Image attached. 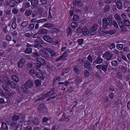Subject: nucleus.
Returning <instances> with one entry per match:
<instances>
[{
    "mask_svg": "<svg viewBox=\"0 0 130 130\" xmlns=\"http://www.w3.org/2000/svg\"><path fill=\"white\" fill-rule=\"evenodd\" d=\"M101 70L104 73L106 72L107 70V68L108 66L107 64H102Z\"/></svg>",
    "mask_w": 130,
    "mask_h": 130,
    "instance_id": "27",
    "label": "nucleus"
},
{
    "mask_svg": "<svg viewBox=\"0 0 130 130\" xmlns=\"http://www.w3.org/2000/svg\"><path fill=\"white\" fill-rule=\"evenodd\" d=\"M36 75L37 77L42 80H43L44 78V75L40 72L37 73Z\"/></svg>",
    "mask_w": 130,
    "mask_h": 130,
    "instance_id": "28",
    "label": "nucleus"
},
{
    "mask_svg": "<svg viewBox=\"0 0 130 130\" xmlns=\"http://www.w3.org/2000/svg\"><path fill=\"white\" fill-rule=\"evenodd\" d=\"M98 26L96 24H94L91 28L90 29V33L91 34L92 31H96L98 28Z\"/></svg>",
    "mask_w": 130,
    "mask_h": 130,
    "instance_id": "25",
    "label": "nucleus"
},
{
    "mask_svg": "<svg viewBox=\"0 0 130 130\" xmlns=\"http://www.w3.org/2000/svg\"><path fill=\"white\" fill-rule=\"evenodd\" d=\"M113 55L112 54L107 52L104 54L102 56L107 61L110 60L112 58Z\"/></svg>",
    "mask_w": 130,
    "mask_h": 130,
    "instance_id": "5",
    "label": "nucleus"
},
{
    "mask_svg": "<svg viewBox=\"0 0 130 130\" xmlns=\"http://www.w3.org/2000/svg\"><path fill=\"white\" fill-rule=\"evenodd\" d=\"M40 54L41 56L45 58H48L49 56V55L47 53L44 51H41Z\"/></svg>",
    "mask_w": 130,
    "mask_h": 130,
    "instance_id": "19",
    "label": "nucleus"
},
{
    "mask_svg": "<svg viewBox=\"0 0 130 130\" xmlns=\"http://www.w3.org/2000/svg\"><path fill=\"white\" fill-rule=\"evenodd\" d=\"M54 12L52 10H51V8L50 7L49 8L48 17L49 19H52L53 18L52 16H53Z\"/></svg>",
    "mask_w": 130,
    "mask_h": 130,
    "instance_id": "26",
    "label": "nucleus"
},
{
    "mask_svg": "<svg viewBox=\"0 0 130 130\" xmlns=\"http://www.w3.org/2000/svg\"><path fill=\"white\" fill-rule=\"evenodd\" d=\"M110 9L109 5H106L103 8V10L104 12H106L109 10Z\"/></svg>",
    "mask_w": 130,
    "mask_h": 130,
    "instance_id": "36",
    "label": "nucleus"
},
{
    "mask_svg": "<svg viewBox=\"0 0 130 130\" xmlns=\"http://www.w3.org/2000/svg\"><path fill=\"white\" fill-rule=\"evenodd\" d=\"M28 88L26 87H25L24 85L21 88V90L24 93L26 94L28 92Z\"/></svg>",
    "mask_w": 130,
    "mask_h": 130,
    "instance_id": "23",
    "label": "nucleus"
},
{
    "mask_svg": "<svg viewBox=\"0 0 130 130\" xmlns=\"http://www.w3.org/2000/svg\"><path fill=\"white\" fill-rule=\"evenodd\" d=\"M55 94L54 93V91L53 90H51L50 91L46 93L43 94L42 96L40 95L39 96V97L35 101H37L39 100H42L45 98H47L49 97H51L52 96L55 95Z\"/></svg>",
    "mask_w": 130,
    "mask_h": 130,
    "instance_id": "3",
    "label": "nucleus"
},
{
    "mask_svg": "<svg viewBox=\"0 0 130 130\" xmlns=\"http://www.w3.org/2000/svg\"><path fill=\"white\" fill-rule=\"evenodd\" d=\"M66 57V56H63V55H62L59 57L57 58L55 60L56 61H58L61 60H63Z\"/></svg>",
    "mask_w": 130,
    "mask_h": 130,
    "instance_id": "43",
    "label": "nucleus"
},
{
    "mask_svg": "<svg viewBox=\"0 0 130 130\" xmlns=\"http://www.w3.org/2000/svg\"><path fill=\"white\" fill-rule=\"evenodd\" d=\"M119 25L121 28V30L124 32H126L127 30V29L123 25L122 21H119L118 22Z\"/></svg>",
    "mask_w": 130,
    "mask_h": 130,
    "instance_id": "9",
    "label": "nucleus"
},
{
    "mask_svg": "<svg viewBox=\"0 0 130 130\" xmlns=\"http://www.w3.org/2000/svg\"><path fill=\"white\" fill-rule=\"evenodd\" d=\"M116 5L117 8L119 10L121 9L122 7V3L120 1H117L116 2Z\"/></svg>",
    "mask_w": 130,
    "mask_h": 130,
    "instance_id": "29",
    "label": "nucleus"
},
{
    "mask_svg": "<svg viewBox=\"0 0 130 130\" xmlns=\"http://www.w3.org/2000/svg\"><path fill=\"white\" fill-rule=\"evenodd\" d=\"M114 17L115 19L117 21V22L122 21L120 15L118 14H116L115 15Z\"/></svg>",
    "mask_w": 130,
    "mask_h": 130,
    "instance_id": "34",
    "label": "nucleus"
},
{
    "mask_svg": "<svg viewBox=\"0 0 130 130\" xmlns=\"http://www.w3.org/2000/svg\"><path fill=\"white\" fill-rule=\"evenodd\" d=\"M8 128L7 124L4 122H2L1 123V128L0 130H6Z\"/></svg>",
    "mask_w": 130,
    "mask_h": 130,
    "instance_id": "21",
    "label": "nucleus"
},
{
    "mask_svg": "<svg viewBox=\"0 0 130 130\" xmlns=\"http://www.w3.org/2000/svg\"><path fill=\"white\" fill-rule=\"evenodd\" d=\"M79 19V17L77 15H74L73 18V20L74 21H78Z\"/></svg>",
    "mask_w": 130,
    "mask_h": 130,
    "instance_id": "50",
    "label": "nucleus"
},
{
    "mask_svg": "<svg viewBox=\"0 0 130 130\" xmlns=\"http://www.w3.org/2000/svg\"><path fill=\"white\" fill-rule=\"evenodd\" d=\"M82 80V78L80 77H77L74 81V83L76 85H78L81 83Z\"/></svg>",
    "mask_w": 130,
    "mask_h": 130,
    "instance_id": "22",
    "label": "nucleus"
},
{
    "mask_svg": "<svg viewBox=\"0 0 130 130\" xmlns=\"http://www.w3.org/2000/svg\"><path fill=\"white\" fill-rule=\"evenodd\" d=\"M28 22L27 21H25L21 23V25L22 27H25L28 24Z\"/></svg>",
    "mask_w": 130,
    "mask_h": 130,
    "instance_id": "60",
    "label": "nucleus"
},
{
    "mask_svg": "<svg viewBox=\"0 0 130 130\" xmlns=\"http://www.w3.org/2000/svg\"><path fill=\"white\" fill-rule=\"evenodd\" d=\"M2 87L3 88V89L6 91H8V85H6H6L3 84Z\"/></svg>",
    "mask_w": 130,
    "mask_h": 130,
    "instance_id": "61",
    "label": "nucleus"
},
{
    "mask_svg": "<svg viewBox=\"0 0 130 130\" xmlns=\"http://www.w3.org/2000/svg\"><path fill=\"white\" fill-rule=\"evenodd\" d=\"M42 27H43L47 28H49L52 27H53V25L51 23H47L43 25Z\"/></svg>",
    "mask_w": 130,
    "mask_h": 130,
    "instance_id": "32",
    "label": "nucleus"
},
{
    "mask_svg": "<svg viewBox=\"0 0 130 130\" xmlns=\"http://www.w3.org/2000/svg\"><path fill=\"white\" fill-rule=\"evenodd\" d=\"M18 10L16 7H14L12 10V12L14 14H16L18 13Z\"/></svg>",
    "mask_w": 130,
    "mask_h": 130,
    "instance_id": "49",
    "label": "nucleus"
},
{
    "mask_svg": "<svg viewBox=\"0 0 130 130\" xmlns=\"http://www.w3.org/2000/svg\"><path fill=\"white\" fill-rule=\"evenodd\" d=\"M30 121L35 125H38L39 124V120L35 118H31Z\"/></svg>",
    "mask_w": 130,
    "mask_h": 130,
    "instance_id": "14",
    "label": "nucleus"
},
{
    "mask_svg": "<svg viewBox=\"0 0 130 130\" xmlns=\"http://www.w3.org/2000/svg\"><path fill=\"white\" fill-rule=\"evenodd\" d=\"M31 5L33 6H35L38 3L37 0H31L30 1Z\"/></svg>",
    "mask_w": 130,
    "mask_h": 130,
    "instance_id": "48",
    "label": "nucleus"
},
{
    "mask_svg": "<svg viewBox=\"0 0 130 130\" xmlns=\"http://www.w3.org/2000/svg\"><path fill=\"white\" fill-rule=\"evenodd\" d=\"M25 87H26L28 88H31L33 85L32 82L31 81L28 80L24 84Z\"/></svg>",
    "mask_w": 130,
    "mask_h": 130,
    "instance_id": "12",
    "label": "nucleus"
},
{
    "mask_svg": "<svg viewBox=\"0 0 130 130\" xmlns=\"http://www.w3.org/2000/svg\"><path fill=\"white\" fill-rule=\"evenodd\" d=\"M124 22V25L126 26H130V22L127 19L123 21Z\"/></svg>",
    "mask_w": 130,
    "mask_h": 130,
    "instance_id": "56",
    "label": "nucleus"
},
{
    "mask_svg": "<svg viewBox=\"0 0 130 130\" xmlns=\"http://www.w3.org/2000/svg\"><path fill=\"white\" fill-rule=\"evenodd\" d=\"M3 82L6 84V85L9 86L12 88H19L18 86H17L16 84L12 81L10 80L7 77L4 78L3 80Z\"/></svg>",
    "mask_w": 130,
    "mask_h": 130,
    "instance_id": "2",
    "label": "nucleus"
},
{
    "mask_svg": "<svg viewBox=\"0 0 130 130\" xmlns=\"http://www.w3.org/2000/svg\"><path fill=\"white\" fill-rule=\"evenodd\" d=\"M72 31L71 30V28L69 27L67 29V33L68 35H71V33Z\"/></svg>",
    "mask_w": 130,
    "mask_h": 130,
    "instance_id": "53",
    "label": "nucleus"
},
{
    "mask_svg": "<svg viewBox=\"0 0 130 130\" xmlns=\"http://www.w3.org/2000/svg\"><path fill=\"white\" fill-rule=\"evenodd\" d=\"M87 60H88L89 62H90V63H92L93 61V59L92 58L90 54L87 57Z\"/></svg>",
    "mask_w": 130,
    "mask_h": 130,
    "instance_id": "57",
    "label": "nucleus"
},
{
    "mask_svg": "<svg viewBox=\"0 0 130 130\" xmlns=\"http://www.w3.org/2000/svg\"><path fill=\"white\" fill-rule=\"evenodd\" d=\"M12 79L16 83L19 81V79L18 77L15 75H12L11 76Z\"/></svg>",
    "mask_w": 130,
    "mask_h": 130,
    "instance_id": "35",
    "label": "nucleus"
},
{
    "mask_svg": "<svg viewBox=\"0 0 130 130\" xmlns=\"http://www.w3.org/2000/svg\"><path fill=\"white\" fill-rule=\"evenodd\" d=\"M116 76L119 79H121L122 77V75L121 73L118 72L116 74Z\"/></svg>",
    "mask_w": 130,
    "mask_h": 130,
    "instance_id": "41",
    "label": "nucleus"
},
{
    "mask_svg": "<svg viewBox=\"0 0 130 130\" xmlns=\"http://www.w3.org/2000/svg\"><path fill=\"white\" fill-rule=\"evenodd\" d=\"M59 31V29L57 28H53L51 29V31L53 33L57 34L58 32Z\"/></svg>",
    "mask_w": 130,
    "mask_h": 130,
    "instance_id": "44",
    "label": "nucleus"
},
{
    "mask_svg": "<svg viewBox=\"0 0 130 130\" xmlns=\"http://www.w3.org/2000/svg\"><path fill=\"white\" fill-rule=\"evenodd\" d=\"M32 56L33 57L36 58L37 57H39L40 55L38 53L36 52H34L32 53Z\"/></svg>",
    "mask_w": 130,
    "mask_h": 130,
    "instance_id": "46",
    "label": "nucleus"
},
{
    "mask_svg": "<svg viewBox=\"0 0 130 130\" xmlns=\"http://www.w3.org/2000/svg\"><path fill=\"white\" fill-rule=\"evenodd\" d=\"M25 62V59H20L19 61L17 63V66L19 68H21L23 66Z\"/></svg>",
    "mask_w": 130,
    "mask_h": 130,
    "instance_id": "10",
    "label": "nucleus"
},
{
    "mask_svg": "<svg viewBox=\"0 0 130 130\" xmlns=\"http://www.w3.org/2000/svg\"><path fill=\"white\" fill-rule=\"evenodd\" d=\"M73 4L75 6L79 5L80 6H82L83 4L81 2L80 0H74L73 2Z\"/></svg>",
    "mask_w": 130,
    "mask_h": 130,
    "instance_id": "17",
    "label": "nucleus"
},
{
    "mask_svg": "<svg viewBox=\"0 0 130 130\" xmlns=\"http://www.w3.org/2000/svg\"><path fill=\"white\" fill-rule=\"evenodd\" d=\"M127 67L123 66H121V70L122 71L123 73H125L126 72L127 70Z\"/></svg>",
    "mask_w": 130,
    "mask_h": 130,
    "instance_id": "55",
    "label": "nucleus"
},
{
    "mask_svg": "<svg viewBox=\"0 0 130 130\" xmlns=\"http://www.w3.org/2000/svg\"><path fill=\"white\" fill-rule=\"evenodd\" d=\"M103 59L101 58V56L99 55L98 56L96 59L93 61V64L95 65L96 64H101L103 62Z\"/></svg>",
    "mask_w": 130,
    "mask_h": 130,
    "instance_id": "6",
    "label": "nucleus"
},
{
    "mask_svg": "<svg viewBox=\"0 0 130 130\" xmlns=\"http://www.w3.org/2000/svg\"><path fill=\"white\" fill-rule=\"evenodd\" d=\"M74 71L76 73H77L78 72V69L77 65H75L74 66L73 69Z\"/></svg>",
    "mask_w": 130,
    "mask_h": 130,
    "instance_id": "63",
    "label": "nucleus"
},
{
    "mask_svg": "<svg viewBox=\"0 0 130 130\" xmlns=\"http://www.w3.org/2000/svg\"><path fill=\"white\" fill-rule=\"evenodd\" d=\"M10 3L8 2V3H7V5H9L10 7H13L15 6V4L14 2L13 1H10Z\"/></svg>",
    "mask_w": 130,
    "mask_h": 130,
    "instance_id": "40",
    "label": "nucleus"
},
{
    "mask_svg": "<svg viewBox=\"0 0 130 130\" xmlns=\"http://www.w3.org/2000/svg\"><path fill=\"white\" fill-rule=\"evenodd\" d=\"M32 50L31 48H26L24 51V52L26 54H30L32 52Z\"/></svg>",
    "mask_w": 130,
    "mask_h": 130,
    "instance_id": "33",
    "label": "nucleus"
},
{
    "mask_svg": "<svg viewBox=\"0 0 130 130\" xmlns=\"http://www.w3.org/2000/svg\"><path fill=\"white\" fill-rule=\"evenodd\" d=\"M61 78L59 76H56L53 79V84H55V82L56 81L58 82L60 81Z\"/></svg>",
    "mask_w": 130,
    "mask_h": 130,
    "instance_id": "38",
    "label": "nucleus"
},
{
    "mask_svg": "<svg viewBox=\"0 0 130 130\" xmlns=\"http://www.w3.org/2000/svg\"><path fill=\"white\" fill-rule=\"evenodd\" d=\"M30 6L29 3L27 2L23 3L22 5V7L25 8H28Z\"/></svg>",
    "mask_w": 130,
    "mask_h": 130,
    "instance_id": "37",
    "label": "nucleus"
},
{
    "mask_svg": "<svg viewBox=\"0 0 130 130\" xmlns=\"http://www.w3.org/2000/svg\"><path fill=\"white\" fill-rule=\"evenodd\" d=\"M77 26L78 25L76 22H73L71 24V27L73 29H75L77 27Z\"/></svg>",
    "mask_w": 130,
    "mask_h": 130,
    "instance_id": "47",
    "label": "nucleus"
},
{
    "mask_svg": "<svg viewBox=\"0 0 130 130\" xmlns=\"http://www.w3.org/2000/svg\"><path fill=\"white\" fill-rule=\"evenodd\" d=\"M35 24L34 23H31L29 24L28 27V28L29 30L33 29L34 27Z\"/></svg>",
    "mask_w": 130,
    "mask_h": 130,
    "instance_id": "45",
    "label": "nucleus"
},
{
    "mask_svg": "<svg viewBox=\"0 0 130 130\" xmlns=\"http://www.w3.org/2000/svg\"><path fill=\"white\" fill-rule=\"evenodd\" d=\"M41 81L39 79H37L35 81V84L36 86L38 87L41 84Z\"/></svg>",
    "mask_w": 130,
    "mask_h": 130,
    "instance_id": "58",
    "label": "nucleus"
},
{
    "mask_svg": "<svg viewBox=\"0 0 130 130\" xmlns=\"http://www.w3.org/2000/svg\"><path fill=\"white\" fill-rule=\"evenodd\" d=\"M46 51L48 52L51 56H55V52L52 49L50 48H47L46 49Z\"/></svg>",
    "mask_w": 130,
    "mask_h": 130,
    "instance_id": "13",
    "label": "nucleus"
},
{
    "mask_svg": "<svg viewBox=\"0 0 130 130\" xmlns=\"http://www.w3.org/2000/svg\"><path fill=\"white\" fill-rule=\"evenodd\" d=\"M77 42L78 43V45H82L83 43L84 40L83 39H78L77 40Z\"/></svg>",
    "mask_w": 130,
    "mask_h": 130,
    "instance_id": "59",
    "label": "nucleus"
},
{
    "mask_svg": "<svg viewBox=\"0 0 130 130\" xmlns=\"http://www.w3.org/2000/svg\"><path fill=\"white\" fill-rule=\"evenodd\" d=\"M15 130H21L22 128V126L21 124H18L16 126Z\"/></svg>",
    "mask_w": 130,
    "mask_h": 130,
    "instance_id": "64",
    "label": "nucleus"
},
{
    "mask_svg": "<svg viewBox=\"0 0 130 130\" xmlns=\"http://www.w3.org/2000/svg\"><path fill=\"white\" fill-rule=\"evenodd\" d=\"M84 65L85 68L88 69L90 68L91 64L88 60H86L84 62Z\"/></svg>",
    "mask_w": 130,
    "mask_h": 130,
    "instance_id": "18",
    "label": "nucleus"
},
{
    "mask_svg": "<svg viewBox=\"0 0 130 130\" xmlns=\"http://www.w3.org/2000/svg\"><path fill=\"white\" fill-rule=\"evenodd\" d=\"M69 83V82L68 81H65L64 82H59L58 83V84L59 85H63L64 84L66 87L62 88V90H64L66 89V87H67V85Z\"/></svg>",
    "mask_w": 130,
    "mask_h": 130,
    "instance_id": "30",
    "label": "nucleus"
},
{
    "mask_svg": "<svg viewBox=\"0 0 130 130\" xmlns=\"http://www.w3.org/2000/svg\"><path fill=\"white\" fill-rule=\"evenodd\" d=\"M34 42L35 43H37L39 44H42L43 43V41L42 40L40 37H39L37 39L35 40Z\"/></svg>",
    "mask_w": 130,
    "mask_h": 130,
    "instance_id": "24",
    "label": "nucleus"
},
{
    "mask_svg": "<svg viewBox=\"0 0 130 130\" xmlns=\"http://www.w3.org/2000/svg\"><path fill=\"white\" fill-rule=\"evenodd\" d=\"M83 34L85 36L89 34L88 30L86 28H83L82 30Z\"/></svg>",
    "mask_w": 130,
    "mask_h": 130,
    "instance_id": "20",
    "label": "nucleus"
},
{
    "mask_svg": "<svg viewBox=\"0 0 130 130\" xmlns=\"http://www.w3.org/2000/svg\"><path fill=\"white\" fill-rule=\"evenodd\" d=\"M17 126V124L15 122L12 121L11 122L10 126L13 129H14Z\"/></svg>",
    "mask_w": 130,
    "mask_h": 130,
    "instance_id": "39",
    "label": "nucleus"
},
{
    "mask_svg": "<svg viewBox=\"0 0 130 130\" xmlns=\"http://www.w3.org/2000/svg\"><path fill=\"white\" fill-rule=\"evenodd\" d=\"M89 73L87 70H85L84 72V75L86 77H88L89 76Z\"/></svg>",
    "mask_w": 130,
    "mask_h": 130,
    "instance_id": "62",
    "label": "nucleus"
},
{
    "mask_svg": "<svg viewBox=\"0 0 130 130\" xmlns=\"http://www.w3.org/2000/svg\"><path fill=\"white\" fill-rule=\"evenodd\" d=\"M130 4L129 2L128 1H126L124 2L123 6L124 7V8H126Z\"/></svg>",
    "mask_w": 130,
    "mask_h": 130,
    "instance_id": "54",
    "label": "nucleus"
},
{
    "mask_svg": "<svg viewBox=\"0 0 130 130\" xmlns=\"http://www.w3.org/2000/svg\"><path fill=\"white\" fill-rule=\"evenodd\" d=\"M123 45L121 44H118L116 46L117 48L119 50H122L123 48Z\"/></svg>",
    "mask_w": 130,
    "mask_h": 130,
    "instance_id": "51",
    "label": "nucleus"
},
{
    "mask_svg": "<svg viewBox=\"0 0 130 130\" xmlns=\"http://www.w3.org/2000/svg\"><path fill=\"white\" fill-rule=\"evenodd\" d=\"M38 108L40 112L43 113H45L47 112V108L44 104H40L38 106Z\"/></svg>",
    "mask_w": 130,
    "mask_h": 130,
    "instance_id": "4",
    "label": "nucleus"
},
{
    "mask_svg": "<svg viewBox=\"0 0 130 130\" xmlns=\"http://www.w3.org/2000/svg\"><path fill=\"white\" fill-rule=\"evenodd\" d=\"M37 61L41 64V65H45L46 62L44 60L40 58L37 57L36 59Z\"/></svg>",
    "mask_w": 130,
    "mask_h": 130,
    "instance_id": "15",
    "label": "nucleus"
},
{
    "mask_svg": "<svg viewBox=\"0 0 130 130\" xmlns=\"http://www.w3.org/2000/svg\"><path fill=\"white\" fill-rule=\"evenodd\" d=\"M19 118V116L17 115H13L12 118V120L14 121H16L18 120Z\"/></svg>",
    "mask_w": 130,
    "mask_h": 130,
    "instance_id": "42",
    "label": "nucleus"
},
{
    "mask_svg": "<svg viewBox=\"0 0 130 130\" xmlns=\"http://www.w3.org/2000/svg\"><path fill=\"white\" fill-rule=\"evenodd\" d=\"M47 20V19L45 18L42 19H41L39 20H37V18H34L32 19L31 21V23H35L36 22L37 23H42L43 22H45Z\"/></svg>",
    "mask_w": 130,
    "mask_h": 130,
    "instance_id": "7",
    "label": "nucleus"
},
{
    "mask_svg": "<svg viewBox=\"0 0 130 130\" xmlns=\"http://www.w3.org/2000/svg\"><path fill=\"white\" fill-rule=\"evenodd\" d=\"M43 39L45 41L49 43H52L53 42V39L51 37L48 36H44Z\"/></svg>",
    "mask_w": 130,
    "mask_h": 130,
    "instance_id": "11",
    "label": "nucleus"
},
{
    "mask_svg": "<svg viewBox=\"0 0 130 130\" xmlns=\"http://www.w3.org/2000/svg\"><path fill=\"white\" fill-rule=\"evenodd\" d=\"M112 17V16L111 15L106 18H104L102 19V26L104 28L106 29L108 28V26H110L112 25V21L111 18Z\"/></svg>",
    "mask_w": 130,
    "mask_h": 130,
    "instance_id": "1",
    "label": "nucleus"
},
{
    "mask_svg": "<svg viewBox=\"0 0 130 130\" xmlns=\"http://www.w3.org/2000/svg\"><path fill=\"white\" fill-rule=\"evenodd\" d=\"M37 11L40 15L43 16V17L46 16L47 15V12L46 11H44V9L42 7H40L39 8Z\"/></svg>",
    "mask_w": 130,
    "mask_h": 130,
    "instance_id": "8",
    "label": "nucleus"
},
{
    "mask_svg": "<svg viewBox=\"0 0 130 130\" xmlns=\"http://www.w3.org/2000/svg\"><path fill=\"white\" fill-rule=\"evenodd\" d=\"M18 33L17 31L14 29L11 32V35L13 36H16L18 35Z\"/></svg>",
    "mask_w": 130,
    "mask_h": 130,
    "instance_id": "52",
    "label": "nucleus"
},
{
    "mask_svg": "<svg viewBox=\"0 0 130 130\" xmlns=\"http://www.w3.org/2000/svg\"><path fill=\"white\" fill-rule=\"evenodd\" d=\"M48 31L44 28L40 29L38 30V33L39 34H46L48 33Z\"/></svg>",
    "mask_w": 130,
    "mask_h": 130,
    "instance_id": "16",
    "label": "nucleus"
},
{
    "mask_svg": "<svg viewBox=\"0 0 130 130\" xmlns=\"http://www.w3.org/2000/svg\"><path fill=\"white\" fill-rule=\"evenodd\" d=\"M32 13V11L30 9L26 10L25 11L24 15L26 17H28Z\"/></svg>",
    "mask_w": 130,
    "mask_h": 130,
    "instance_id": "31",
    "label": "nucleus"
}]
</instances>
